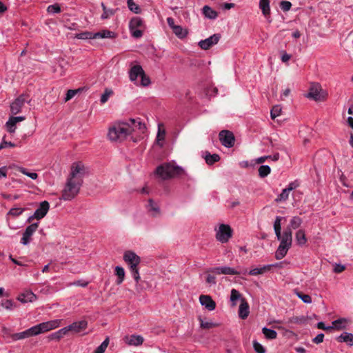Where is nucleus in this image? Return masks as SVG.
<instances>
[{
	"label": "nucleus",
	"mask_w": 353,
	"mask_h": 353,
	"mask_svg": "<svg viewBox=\"0 0 353 353\" xmlns=\"http://www.w3.org/2000/svg\"><path fill=\"white\" fill-rule=\"evenodd\" d=\"M85 172V167L81 162L72 164L70 177L68 179L65 186L62 191V199L70 201L77 195Z\"/></svg>",
	"instance_id": "obj_1"
},
{
	"label": "nucleus",
	"mask_w": 353,
	"mask_h": 353,
	"mask_svg": "<svg viewBox=\"0 0 353 353\" xmlns=\"http://www.w3.org/2000/svg\"><path fill=\"white\" fill-rule=\"evenodd\" d=\"M61 320H53L36 325L22 332L11 334L14 341L26 339L55 329L60 325Z\"/></svg>",
	"instance_id": "obj_2"
},
{
	"label": "nucleus",
	"mask_w": 353,
	"mask_h": 353,
	"mask_svg": "<svg viewBox=\"0 0 353 353\" xmlns=\"http://www.w3.org/2000/svg\"><path fill=\"white\" fill-rule=\"evenodd\" d=\"M183 173L184 170L173 161L164 163L156 168V174L163 180L176 177Z\"/></svg>",
	"instance_id": "obj_3"
},
{
	"label": "nucleus",
	"mask_w": 353,
	"mask_h": 353,
	"mask_svg": "<svg viewBox=\"0 0 353 353\" xmlns=\"http://www.w3.org/2000/svg\"><path fill=\"white\" fill-rule=\"evenodd\" d=\"M133 130L128 123H118L109 128L108 137L111 141H121L130 135Z\"/></svg>",
	"instance_id": "obj_4"
},
{
	"label": "nucleus",
	"mask_w": 353,
	"mask_h": 353,
	"mask_svg": "<svg viewBox=\"0 0 353 353\" xmlns=\"http://www.w3.org/2000/svg\"><path fill=\"white\" fill-rule=\"evenodd\" d=\"M129 78L132 82L141 86H148L150 83L148 77L140 65H135L131 67L129 71Z\"/></svg>",
	"instance_id": "obj_5"
},
{
	"label": "nucleus",
	"mask_w": 353,
	"mask_h": 353,
	"mask_svg": "<svg viewBox=\"0 0 353 353\" xmlns=\"http://www.w3.org/2000/svg\"><path fill=\"white\" fill-rule=\"evenodd\" d=\"M129 28L134 37L140 38L142 37L145 29L143 21L140 17H134L130 20Z\"/></svg>",
	"instance_id": "obj_6"
},
{
	"label": "nucleus",
	"mask_w": 353,
	"mask_h": 353,
	"mask_svg": "<svg viewBox=\"0 0 353 353\" xmlns=\"http://www.w3.org/2000/svg\"><path fill=\"white\" fill-rule=\"evenodd\" d=\"M232 236V230L229 225L221 224L216 234V239L221 243H226Z\"/></svg>",
	"instance_id": "obj_7"
},
{
	"label": "nucleus",
	"mask_w": 353,
	"mask_h": 353,
	"mask_svg": "<svg viewBox=\"0 0 353 353\" xmlns=\"http://www.w3.org/2000/svg\"><path fill=\"white\" fill-rule=\"evenodd\" d=\"M219 140L223 145L231 148L234 145L235 137L234 134L229 130H223L219 132Z\"/></svg>",
	"instance_id": "obj_8"
},
{
	"label": "nucleus",
	"mask_w": 353,
	"mask_h": 353,
	"mask_svg": "<svg viewBox=\"0 0 353 353\" xmlns=\"http://www.w3.org/2000/svg\"><path fill=\"white\" fill-rule=\"evenodd\" d=\"M50 208V204L47 201H42L39 208L35 210L34 214L30 216L28 221L30 223L34 219L37 220L43 218L48 213Z\"/></svg>",
	"instance_id": "obj_9"
},
{
	"label": "nucleus",
	"mask_w": 353,
	"mask_h": 353,
	"mask_svg": "<svg viewBox=\"0 0 353 353\" xmlns=\"http://www.w3.org/2000/svg\"><path fill=\"white\" fill-rule=\"evenodd\" d=\"M29 96L26 94H21L15 101L10 105V111L12 114H17L20 112L21 108L25 102L29 103Z\"/></svg>",
	"instance_id": "obj_10"
},
{
	"label": "nucleus",
	"mask_w": 353,
	"mask_h": 353,
	"mask_svg": "<svg viewBox=\"0 0 353 353\" xmlns=\"http://www.w3.org/2000/svg\"><path fill=\"white\" fill-rule=\"evenodd\" d=\"M123 260L129 265L130 269L138 266L141 262L140 257L132 251H126L123 254Z\"/></svg>",
	"instance_id": "obj_11"
},
{
	"label": "nucleus",
	"mask_w": 353,
	"mask_h": 353,
	"mask_svg": "<svg viewBox=\"0 0 353 353\" xmlns=\"http://www.w3.org/2000/svg\"><path fill=\"white\" fill-rule=\"evenodd\" d=\"M221 39L220 34H214L212 36L201 40L199 42V46L203 50H208L214 45L216 44Z\"/></svg>",
	"instance_id": "obj_12"
},
{
	"label": "nucleus",
	"mask_w": 353,
	"mask_h": 353,
	"mask_svg": "<svg viewBox=\"0 0 353 353\" xmlns=\"http://www.w3.org/2000/svg\"><path fill=\"white\" fill-rule=\"evenodd\" d=\"M322 90L321 85L319 83H313L311 85L307 97L312 99L315 101L321 100V91Z\"/></svg>",
	"instance_id": "obj_13"
},
{
	"label": "nucleus",
	"mask_w": 353,
	"mask_h": 353,
	"mask_svg": "<svg viewBox=\"0 0 353 353\" xmlns=\"http://www.w3.org/2000/svg\"><path fill=\"white\" fill-rule=\"evenodd\" d=\"M277 239L281 241V245L290 248L292 242V232L290 231V229H285L283 233H281V237Z\"/></svg>",
	"instance_id": "obj_14"
},
{
	"label": "nucleus",
	"mask_w": 353,
	"mask_h": 353,
	"mask_svg": "<svg viewBox=\"0 0 353 353\" xmlns=\"http://www.w3.org/2000/svg\"><path fill=\"white\" fill-rule=\"evenodd\" d=\"M201 304L209 311H212L216 307V303L209 295H201L199 296Z\"/></svg>",
	"instance_id": "obj_15"
},
{
	"label": "nucleus",
	"mask_w": 353,
	"mask_h": 353,
	"mask_svg": "<svg viewBox=\"0 0 353 353\" xmlns=\"http://www.w3.org/2000/svg\"><path fill=\"white\" fill-rule=\"evenodd\" d=\"M88 326V322L86 321H80L74 322L71 325L67 326L68 332H72L74 333H79L86 329Z\"/></svg>",
	"instance_id": "obj_16"
},
{
	"label": "nucleus",
	"mask_w": 353,
	"mask_h": 353,
	"mask_svg": "<svg viewBox=\"0 0 353 353\" xmlns=\"http://www.w3.org/2000/svg\"><path fill=\"white\" fill-rule=\"evenodd\" d=\"M250 313V307L245 299H241L239 309V315L242 319H245Z\"/></svg>",
	"instance_id": "obj_17"
},
{
	"label": "nucleus",
	"mask_w": 353,
	"mask_h": 353,
	"mask_svg": "<svg viewBox=\"0 0 353 353\" xmlns=\"http://www.w3.org/2000/svg\"><path fill=\"white\" fill-rule=\"evenodd\" d=\"M259 6L264 17L268 19L270 17V0H259Z\"/></svg>",
	"instance_id": "obj_18"
},
{
	"label": "nucleus",
	"mask_w": 353,
	"mask_h": 353,
	"mask_svg": "<svg viewBox=\"0 0 353 353\" xmlns=\"http://www.w3.org/2000/svg\"><path fill=\"white\" fill-rule=\"evenodd\" d=\"M36 299V295L31 291H26L18 296L21 303L32 302Z\"/></svg>",
	"instance_id": "obj_19"
},
{
	"label": "nucleus",
	"mask_w": 353,
	"mask_h": 353,
	"mask_svg": "<svg viewBox=\"0 0 353 353\" xmlns=\"http://www.w3.org/2000/svg\"><path fill=\"white\" fill-rule=\"evenodd\" d=\"M276 265L272 264V265H264L263 267L260 268H254V269L251 270L248 274L252 276L263 274L265 272L270 270L272 267H276Z\"/></svg>",
	"instance_id": "obj_20"
},
{
	"label": "nucleus",
	"mask_w": 353,
	"mask_h": 353,
	"mask_svg": "<svg viewBox=\"0 0 353 353\" xmlns=\"http://www.w3.org/2000/svg\"><path fill=\"white\" fill-rule=\"evenodd\" d=\"M143 342V338L140 335H131L126 338V343L130 345H139Z\"/></svg>",
	"instance_id": "obj_21"
},
{
	"label": "nucleus",
	"mask_w": 353,
	"mask_h": 353,
	"mask_svg": "<svg viewBox=\"0 0 353 353\" xmlns=\"http://www.w3.org/2000/svg\"><path fill=\"white\" fill-rule=\"evenodd\" d=\"M302 223V219L299 216H293L290 221L289 225L286 227L285 229H290V231L292 230H296L298 228Z\"/></svg>",
	"instance_id": "obj_22"
},
{
	"label": "nucleus",
	"mask_w": 353,
	"mask_h": 353,
	"mask_svg": "<svg viewBox=\"0 0 353 353\" xmlns=\"http://www.w3.org/2000/svg\"><path fill=\"white\" fill-rule=\"evenodd\" d=\"M338 342H345L350 345H353V334L344 332L337 338Z\"/></svg>",
	"instance_id": "obj_23"
},
{
	"label": "nucleus",
	"mask_w": 353,
	"mask_h": 353,
	"mask_svg": "<svg viewBox=\"0 0 353 353\" xmlns=\"http://www.w3.org/2000/svg\"><path fill=\"white\" fill-rule=\"evenodd\" d=\"M285 219L284 217L282 216H276L274 223V230L275 232V234L277 238L281 237V221Z\"/></svg>",
	"instance_id": "obj_24"
},
{
	"label": "nucleus",
	"mask_w": 353,
	"mask_h": 353,
	"mask_svg": "<svg viewBox=\"0 0 353 353\" xmlns=\"http://www.w3.org/2000/svg\"><path fill=\"white\" fill-rule=\"evenodd\" d=\"M203 14L205 17L210 19H215L218 16L217 12L208 6H205L203 8Z\"/></svg>",
	"instance_id": "obj_25"
},
{
	"label": "nucleus",
	"mask_w": 353,
	"mask_h": 353,
	"mask_svg": "<svg viewBox=\"0 0 353 353\" xmlns=\"http://www.w3.org/2000/svg\"><path fill=\"white\" fill-rule=\"evenodd\" d=\"M295 237L296 241L299 245H305L307 242V238L305 236V232L303 230H299L296 232Z\"/></svg>",
	"instance_id": "obj_26"
},
{
	"label": "nucleus",
	"mask_w": 353,
	"mask_h": 353,
	"mask_svg": "<svg viewBox=\"0 0 353 353\" xmlns=\"http://www.w3.org/2000/svg\"><path fill=\"white\" fill-rule=\"evenodd\" d=\"M115 274L117 276V284L120 285L125 279V270L122 267L117 266L115 268Z\"/></svg>",
	"instance_id": "obj_27"
},
{
	"label": "nucleus",
	"mask_w": 353,
	"mask_h": 353,
	"mask_svg": "<svg viewBox=\"0 0 353 353\" xmlns=\"http://www.w3.org/2000/svg\"><path fill=\"white\" fill-rule=\"evenodd\" d=\"M290 248L279 245L275 253V258L277 260L282 259L287 254Z\"/></svg>",
	"instance_id": "obj_28"
},
{
	"label": "nucleus",
	"mask_w": 353,
	"mask_h": 353,
	"mask_svg": "<svg viewBox=\"0 0 353 353\" xmlns=\"http://www.w3.org/2000/svg\"><path fill=\"white\" fill-rule=\"evenodd\" d=\"M68 334V331L67 327H65L58 330L57 332L52 333L50 336V339H57V340H59L63 336H65V335H66Z\"/></svg>",
	"instance_id": "obj_29"
},
{
	"label": "nucleus",
	"mask_w": 353,
	"mask_h": 353,
	"mask_svg": "<svg viewBox=\"0 0 353 353\" xmlns=\"http://www.w3.org/2000/svg\"><path fill=\"white\" fill-rule=\"evenodd\" d=\"M165 137V130L164 129L163 124H159L158 133H157V143L162 145V144L160 143V141H164Z\"/></svg>",
	"instance_id": "obj_30"
},
{
	"label": "nucleus",
	"mask_w": 353,
	"mask_h": 353,
	"mask_svg": "<svg viewBox=\"0 0 353 353\" xmlns=\"http://www.w3.org/2000/svg\"><path fill=\"white\" fill-rule=\"evenodd\" d=\"M262 332L267 339H275L277 337L276 331L267 327H263Z\"/></svg>",
	"instance_id": "obj_31"
},
{
	"label": "nucleus",
	"mask_w": 353,
	"mask_h": 353,
	"mask_svg": "<svg viewBox=\"0 0 353 353\" xmlns=\"http://www.w3.org/2000/svg\"><path fill=\"white\" fill-rule=\"evenodd\" d=\"M114 37V33L110 30H103L94 33V38H112Z\"/></svg>",
	"instance_id": "obj_32"
},
{
	"label": "nucleus",
	"mask_w": 353,
	"mask_h": 353,
	"mask_svg": "<svg viewBox=\"0 0 353 353\" xmlns=\"http://www.w3.org/2000/svg\"><path fill=\"white\" fill-rule=\"evenodd\" d=\"M172 31L176 36L181 39L184 38L187 34V32L181 26L173 27Z\"/></svg>",
	"instance_id": "obj_33"
},
{
	"label": "nucleus",
	"mask_w": 353,
	"mask_h": 353,
	"mask_svg": "<svg viewBox=\"0 0 353 353\" xmlns=\"http://www.w3.org/2000/svg\"><path fill=\"white\" fill-rule=\"evenodd\" d=\"M347 321L345 319H339L337 320H335L332 322V326L334 327V329L341 330L343 329H345V326L344 325V323Z\"/></svg>",
	"instance_id": "obj_34"
},
{
	"label": "nucleus",
	"mask_w": 353,
	"mask_h": 353,
	"mask_svg": "<svg viewBox=\"0 0 353 353\" xmlns=\"http://www.w3.org/2000/svg\"><path fill=\"white\" fill-rule=\"evenodd\" d=\"M39 227V223H32L31 225H30L29 226H28L24 232V234L26 235V236H30L31 237V236L35 232V231L37 230Z\"/></svg>",
	"instance_id": "obj_35"
},
{
	"label": "nucleus",
	"mask_w": 353,
	"mask_h": 353,
	"mask_svg": "<svg viewBox=\"0 0 353 353\" xmlns=\"http://www.w3.org/2000/svg\"><path fill=\"white\" fill-rule=\"evenodd\" d=\"M205 161L208 165H212L213 163L220 160V157L216 154H208L205 156Z\"/></svg>",
	"instance_id": "obj_36"
},
{
	"label": "nucleus",
	"mask_w": 353,
	"mask_h": 353,
	"mask_svg": "<svg viewBox=\"0 0 353 353\" xmlns=\"http://www.w3.org/2000/svg\"><path fill=\"white\" fill-rule=\"evenodd\" d=\"M306 322V318L303 316H292L288 319V323L292 324H303Z\"/></svg>",
	"instance_id": "obj_37"
},
{
	"label": "nucleus",
	"mask_w": 353,
	"mask_h": 353,
	"mask_svg": "<svg viewBox=\"0 0 353 353\" xmlns=\"http://www.w3.org/2000/svg\"><path fill=\"white\" fill-rule=\"evenodd\" d=\"M259 175L261 178L267 176L271 172V169L268 165H261L259 168Z\"/></svg>",
	"instance_id": "obj_38"
},
{
	"label": "nucleus",
	"mask_w": 353,
	"mask_h": 353,
	"mask_svg": "<svg viewBox=\"0 0 353 353\" xmlns=\"http://www.w3.org/2000/svg\"><path fill=\"white\" fill-rule=\"evenodd\" d=\"M221 274H228V275H239L240 274L239 272L235 270L234 269L230 267H221Z\"/></svg>",
	"instance_id": "obj_39"
},
{
	"label": "nucleus",
	"mask_w": 353,
	"mask_h": 353,
	"mask_svg": "<svg viewBox=\"0 0 353 353\" xmlns=\"http://www.w3.org/2000/svg\"><path fill=\"white\" fill-rule=\"evenodd\" d=\"M148 205L150 207V211L153 212V216H157L159 214L160 210L159 206L154 202L152 199H149Z\"/></svg>",
	"instance_id": "obj_40"
},
{
	"label": "nucleus",
	"mask_w": 353,
	"mask_h": 353,
	"mask_svg": "<svg viewBox=\"0 0 353 353\" xmlns=\"http://www.w3.org/2000/svg\"><path fill=\"white\" fill-rule=\"evenodd\" d=\"M94 33H92L91 32L85 31L83 32H81L79 34H77L75 37L79 39H94Z\"/></svg>",
	"instance_id": "obj_41"
},
{
	"label": "nucleus",
	"mask_w": 353,
	"mask_h": 353,
	"mask_svg": "<svg viewBox=\"0 0 353 353\" xmlns=\"http://www.w3.org/2000/svg\"><path fill=\"white\" fill-rule=\"evenodd\" d=\"M109 345V338L107 337L102 343L95 350L94 353H104Z\"/></svg>",
	"instance_id": "obj_42"
},
{
	"label": "nucleus",
	"mask_w": 353,
	"mask_h": 353,
	"mask_svg": "<svg viewBox=\"0 0 353 353\" xmlns=\"http://www.w3.org/2000/svg\"><path fill=\"white\" fill-rule=\"evenodd\" d=\"M131 124L134 127V128H137L138 129H139L140 130H141L142 132H143V130L145 129V125L144 123H143L141 121L140 119H130V120Z\"/></svg>",
	"instance_id": "obj_43"
},
{
	"label": "nucleus",
	"mask_w": 353,
	"mask_h": 353,
	"mask_svg": "<svg viewBox=\"0 0 353 353\" xmlns=\"http://www.w3.org/2000/svg\"><path fill=\"white\" fill-rule=\"evenodd\" d=\"M290 192H289L286 188L283 189L282 192L276 199V201L280 202L286 201L289 197Z\"/></svg>",
	"instance_id": "obj_44"
},
{
	"label": "nucleus",
	"mask_w": 353,
	"mask_h": 353,
	"mask_svg": "<svg viewBox=\"0 0 353 353\" xmlns=\"http://www.w3.org/2000/svg\"><path fill=\"white\" fill-rule=\"evenodd\" d=\"M296 296L301 299L305 303H310L312 302V298L310 295L303 294L301 292H296Z\"/></svg>",
	"instance_id": "obj_45"
},
{
	"label": "nucleus",
	"mask_w": 353,
	"mask_h": 353,
	"mask_svg": "<svg viewBox=\"0 0 353 353\" xmlns=\"http://www.w3.org/2000/svg\"><path fill=\"white\" fill-rule=\"evenodd\" d=\"M101 7L103 8V14L101 15V19H108L110 16L114 14V11L111 9H108L103 3H101Z\"/></svg>",
	"instance_id": "obj_46"
},
{
	"label": "nucleus",
	"mask_w": 353,
	"mask_h": 353,
	"mask_svg": "<svg viewBox=\"0 0 353 353\" xmlns=\"http://www.w3.org/2000/svg\"><path fill=\"white\" fill-rule=\"evenodd\" d=\"M128 8L133 12L139 14L141 12V8L139 5L135 3L133 0L128 2Z\"/></svg>",
	"instance_id": "obj_47"
},
{
	"label": "nucleus",
	"mask_w": 353,
	"mask_h": 353,
	"mask_svg": "<svg viewBox=\"0 0 353 353\" xmlns=\"http://www.w3.org/2000/svg\"><path fill=\"white\" fill-rule=\"evenodd\" d=\"M241 297V294L239 293V292L235 289H232L231 290V295H230V300L232 303V305L234 306L236 305V303L235 301L236 300H238L239 299H240Z\"/></svg>",
	"instance_id": "obj_48"
},
{
	"label": "nucleus",
	"mask_w": 353,
	"mask_h": 353,
	"mask_svg": "<svg viewBox=\"0 0 353 353\" xmlns=\"http://www.w3.org/2000/svg\"><path fill=\"white\" fill-rule=\"evenodd\" d=\"M81 92V89H77V90H68L65 98L64 99L65 102H67L72 99L78 92Z\"/></svg>",
	"instance_id": "obj_49"
},
{
	"label": "nucleus",
	"mask_w": 353,
	"mask_h": 353,
	"mask_svg": "<svg viewBox=\"0 0 353 353\" xmlns=\"http://www.w3.org/2000/svg\"><path fill=\"white\" fill-rule=\"evenodd\" d=\"M281 112V108L279 105H274L271 111H270V116L272 119H274L276 117L280 115Z\"/></svg>",
	"instance_id": "obj_50"
},
{
	"label": "nucleus",
	"mask_w": 353,
	"mask_h": 353,
	"mask_svg": "<svg viewBox=\"0 0 353 353\" xmlns=\"http://www.w3.org/2000/svg\"><path fill=\"white\" fill-rule=\"evenodd\" d=\"M253 347L257 353H265V347L256 341H253Z\"/></svg>",
	"instance_id": "obj_51"
},
{
	"label": "nucleus",
	"mask_w": 353,
	"mask_h": 353,
	"mask_svg": "<svg viewBox=\"0 0 353 353\" xmlns=\"http://www.w3.org/2000/svg\"><path fill=\"white\" fill-rule=\"evenodd\" d=\"M17 123H15L14 121H13V119H12V118L10 117L8 120V121L6 123V126H7V129H8V131L10 133H12L15 131V125H16Z\"/></svg>",
	"instance_id": "obj_52"
},
{
	"label": "nucleus",
	"mask_w": 353,
	"mask_h": 353,
	"mask_svg": "<svg viewBox=\"0 0 353 353\" xmlns=\"http://www.w3.org/2000/svg\"><path fill=\"white\" fill-rule=\"evenodd\" d=\"M24 211L23 208H14L10 210L8 214L12 215L13 216H19Z\"/></svg>",
	"instance_id": "obj_53"
},
{
	"label": "nucleus",
	"mask_w": 353,
	"mask_h": 353,
	"mask_svg": "<svg viewBox=\"0 0 353 353\" xmlns=\"http://www.w3.org/2000/svg\"><path fill=\"white\" fill-rule=\"evenodd\" d=\"M292 3L288 1H282L280 3V8L283 12H287L290 10Z\"/></svg>",
	"instance_id": "obj_54"
},
{
	"label": "nucleus",
	"mask_w": 353,
	"mask_h": 353,
	"mask_svg": "<svg viewBox=\"0 0 353 353\" xmlns=\"http://www.w3.org/2000/svg\"><path fill=\"white\" fill-rule=\"evenodd\" d=\"M47 10L48 12H50V13H59L61 12V8L58 4L55 3V4L49 6L48 7Z\"/></svg>",
	"instance_id": "obj_55"
},
{
	"label": "nucleus",
	"mask_w": 353,
	"mask_h": 353,
	"mask_svg": "<svg viewBox=\"0 0 353 353\" xmlns=\"http://www.w3.org/2000/svg\"><path fill=\"white\" fill-rule=\"evenodd\" d=\"M2 306L6 310H11L16 306V303L12 300L8 299L2 303Z\"/></svg>",
	"instance_id": "obj_56"
},
{
	"label": "nucleus",
	"mask_w": 353,
	"mask_h": 353,
	"mask_svg": "<svg viewBox=\"0 0 353 353\" xmlns=\"http://www.w3.org/2000/svg\"><path fill=\"white\" fill-rule=\"evenodd\" d=\"M201 327L203 329H210L214 327H216L217 324L214 323L212 322H204L202 319H200Z\"/></svg>",
	"instance_id": "obj_57"
},
{
	"label": "nucleus",
	"mask_w": 353,
	"mask_h": 353,
	"mask_svg": "<svg viewBox=\"0 0 353 353\" xmlns=\"http://www.w3.org/2000/svg\"><path fill=\"white\" fill-rule=\"evenodd\" d=\"M112 94L111 90H105V92L101 97V103H105L109 99L110 96Z\"/></svg>",
	"instance_id": "obj_58"
},
{
	"label": "nucleus",
	"mask_w": 353,
	"mask_h": 353,
	"mask_svg": "<svg viewBox=\"0 0 353 353\" xmlns=\"http://www.w3.org/2000/svg\"><path fill=\"white\" fill-rule=\"evenodd\" d=\"M21 172L23 174L29 176L32 179H36L38 177V174L35 172H29L26 169L22 168L21 170Z\"/></svg>",
	"instance_id": "obj_59"
},
{
	"label": "nucleus",
	"mask_w": 353,
	"mask_h": 353,
	"mask_svg": "<svg viewBox=\"0 0 353 353\" xmlns=\"http://www.w3.org/2000/svg\"><path fill=\"white\" fill-rule=\"evenodd\" d=\"M130 271L132 272L133 278L134 279V280L137 282H138L139 280L140 279V276H139V270H138L137 266L134 267L132 268H130Z\"/></svg>",
	"instance_id": "obj_60"
},
{
	"label": "nucleus",
	"mask_w": 353,
	"mask_h": 353,
	"mask_svg": "<svg viewBox=\"0 0 353 353\" xmlns=\"http://www.w3.org/2000/svg\"><path fill=\"white\" fill-rule=\"evenodd\" d=\"M323 339H324V334L321 333V334H319L314 339H313L312 341L314 343L319 344L323 341Z\"/></svg>",
	"instance_id": "obj_61"
},
{
	"label": "nucleus",
	"mask_w": 353,
	"mask_h": 353,
	"mask_svg": "<svg viewBox=\"0 0 353 353\" xmlns=\"http://www.w3.org/2000/svg\"><path fill=\"white\" fill-rule=\"evenodd\" d=\"M206 282L209 284H216V281L215 276L212 274H208L206 277Z\"/></svg>",
	"instance_id": "obj_62"
},
{
	"label": "nucleus",
	"mask_w": 353,
	"mask_h": 353,
	"mask_svg": "<svg viewBox=\"0 0 353 353\" xmlns=\"http://www.w3.org/2000/svg\"><path fill=\"white\" fill-rule=\"evenodd\" d=\"M317 327L319 329H321V330H334V327H330V326H328V327H326L325 325V323L323 322H319L317 323Z\"/></svg>",
	"instance_id": "obj_63"
},
{
	"label": "nucleus",
	"mask_w": 353,
	"mask_h": 353,
	"mask_svg": "<svg viewBox=\"0 0 353 353\" xmlns=\"http://www.w3.org/2000/svg\"><path fill=\"white\" fill-rule=\"evenodd\" d=\"M345 268L344 265L341 264H336L334 265V272L336 273H341L345 270Z\"/></svg>",
	"instance_id": "obj_64"
}]
</instances>
